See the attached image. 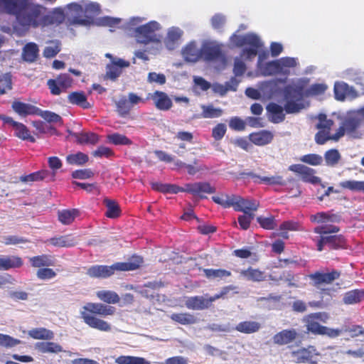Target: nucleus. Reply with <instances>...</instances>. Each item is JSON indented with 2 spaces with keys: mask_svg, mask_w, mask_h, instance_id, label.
<instances>
[{
  "mask_svg": "<svg viewBox=\"0 0 364 364\" xmlns=\"http://www.w3.org/2000/svg\"><path fill=\"white\" fill-rule=\"evenodd\" d=\"M36 23L42 18L48 23H64L67 18L69 23H95V19L102 12L101 5L96 1L89 0H80L77 2H71L68 4L65 9L56 7L53 9L48 14L46 15L47 9ZM121 19L112 18L110 16H103L98 18L97 23H120Z\"/></svg>",
  "mask_w": 364,
  "mask_h": 364,
  "instance_id": "obj_1",
  "label": "nucleus"
},
{
  "mask_svg": "<svg viewBox=\"0 0 364 364\" xmlns=\"http://www.w3.org/2000/svg\"><path fill=\"white\" fill-rule=\"evenodd\" d=\"M115 312V308L105 305L102 303H87L80 310V316L83 321L90 328L97 329L100 331L109 332L112 330L111 325L96 317L95 315L101 316H112Z\"/></svg>",
  "mask_w": 364,
  "mask_h": 364,
  "instance_id": "obj_2",
  "label": "nucleus"
},
{
  "mask_svg": "<svg viewBox=\"0 0 364 364\" xmlns=\"http://www.w3.org/2000/svg\"><path fill=\"white\" fill-rule=\"evenodd\" d=\"M318 123L316 124V128L320 131L316 134L315 140L319 144H323L328 140H338L342 136L344 135L345 129L353 130L358 126V122L355 119H348L345 124L344 127L338 129L337 133L334 135L330 136L329 131L333 122L331 119H327L326 115L320 114L318 116Z\"/></svg>",
  "mask_w": 364,
  "mask_h": 364,
  "instance_id": "obj_3",
  "label": "nucleus"
},
{
  "mask_svg": "<svg viewBox=\"0 0 364 364\" xmlns=\"http://www.w3.org/2000/svg\"><path fill=\"white\" fill-rule=\"evenodd\" d=\"M143 263L140 256H134L126 262H117L111 266L95 265L90 267L87 274L91 277L107 278L112 275L116 270L130 271L138 269Z\"/></svg>",
  "mask_w": 364,
  "mask_h": 364,
  "instance_id": "obj_4",
  "label": "nucleus"
},
{
  "mask_svg": "<svg viewBox=\"0 0 364 364\" xmlns=\"http://www.w3.org/2000/svg\"><path fill=\"white\" fill-rule=\"evenodd\" d=\"M231 43L236 46H250L242 50L241 58L245 60L253 59L258 53V50L262 46L259 37L253 33H247L245 35L233 34L230 38Z\"/></svg>",
  "mask_w": 364,
  "mask_h": 364,
  "instance_id": "obj_5",
  "label": "nucleus"
},
{
  "mask_svg": "<svg viewBox=\"0 0 364 364\" xmlns=\"http://www.w3.org/2000/svg\"><path fill=\"white\" fill-rule=\"evenodd\" d=\"M159 28L157 24H143L134 28L133 33L138 43L144 44L154 43L155 48L151 51V53L154 55L158 53L161 48V36L156 32Z\"/></svg>",
  "mask_w": 364,
  "mask_h": 364,
  "instance_id": "obj_6",
  "label": "nucleus"
},
{
  "mask_svg": "<svg viewBox=\"0 0 364 364\" xmlns=\"http://www.w3.org/2000/svg\"><path fill=\"white\" fill-rule=\"evenodd\" d=\"M234 289L235 287L232 286L226 287L223 289L220 294H215L213 296H192L186 300L185 305L188 309L193 310H203L208 309L213 301L223 297L230 290Z\"/></svg>",
  "mask_w": 364,
  "mask_h": 364,
  "instance_id": "obj_7",
  "label": "nucleus"
},
{
  "mask_svg": "<svg viewBox=\"0 0 364 364\" xmlns=\"http://www.w3.org/2000/svg\"><path fill=\"white\" fill-rule=\"evenodd\" d=\"M284 97L287 101L284 109L287 113H296L305 108L304 104L301 101L302 91L300 88L287 86L284 91Z\"/></svg>",
  "mask_w": 364,
  "mask_h": 364,
  "instance_id": "obj_8",
  "label": "nucleus"
},
{
  "mask_svg": "<svg viewBox=\"0 0 364 364\" xmlns=\"http://www.w3.org/2000/svg\"><path fill=\"white\" fill-rule=\"evenodd\" d=\"M314 355H320V353L313 346L301 348L291 353V356L296 363L316 364L318 361L314 358Z\"/></svg>",
  "mask_w": 364,
  "mask_h": 364,
  "instance_id": "obj_9",
  "label": "nucleus"
},
{
  "mask_svg": "<svg viewBox=\"0 0 364 364\" xmlns=\"http://www.w3.org/2000/svg\"><path fill=\"white\" fill-rule=\"evenodd\" d=\"M73 80L68 74L60 75L55 80H48V86L53 95H58L72 85Z\"/></svg>",
  "mask_w": 364,
  "mask_h": 364,
  "instance_id": "obj_10",
  "label": "nucleus"
},
{
  "mask_svg": "<svg viewBox=\"0 0 364 364\" xmlns=\"http://www.w3.org/2000/svg\"><path fill=\"white\" fill-rule=\"evenodd\" d=\"M183 32L178 27H171L164 38V42L167 49L172 50L182 43Z\"/></svg>",
  "mask_w": 364,
  "mask_h": 364,
  "instance_id": "obj_11",
  "label": "nucleus"
},
{
  "mask_svg": "<svg viewBox=\"0 0 364 364\" xmlns=\"http://www.w3.org/2000/svg\"><path fill=\"white\" fill-rule=\"evenodd\" d=\"M184 192L191 193L193 196H198L203 198L205 197L204 194L215 193V188L208 182H198L186 184Z\"/></svg>",
  "mask_w": 364,
  "mask_h": 364,
  "instance_id": "obj_12",
  "label": "nucleus"
},
{
  "mask_svg": "<svg viewBox=\"0 0 364 364\" xmlns=\"http://www.w3.org/2000/svg\"><path fill=\"white\" fill-rule=\"evenodd\" d=\"M202 58L207 61L220 58L222 55L220 46L213 41L204 42L201 47Z\"/></svg>",
  "mask_w": 364,
  "mask_h": 364,
  "instance_id": "obj_13",
  "label": "nucleus"
},
{
  "mask_svg": "<svg viewBox=\"0 0 364 364\" xmlns=\"http://www.w3.org/2000/svg\"><path fill=\"white\" fill-rule=\"evenodd\" d=\"M289 169L301 176L304 181L311 183H317L320 181L318 177L314 176V170L302 164H294L289 167Z\"/></svg>",
  "mask_w": 364,
  "mask_h": 364,
  "instance_id": "obj_14",
  "label": "nucleus"
},
{
  "mask_svg": "<svg viewBox=\"0 0 364 364\" xmlns=\"http://www.w3.org/2000/svg\"><path fill=\"white\" fill-rule=\"evenodd\" d=\"M334 93L336 98L341 101L344 100L346 98L354 99L358 96L356 91L343 82L335 83Z\"/></svg>",
  "mask_w": 364,
  "mask_h": 364,
  "instance_id": "obj_15",
  "label": "nucleus"
},
{
  "mask_svg": "<svg viewBox=\"0 0 364 364\" xmlns=\"http://www.w3.org/2000/svg\"><path fill=\"white\" fill-rule=\"evenodd\" d=\"M310 278L315 282L316 285L322 284H331L340 277V272L336 270L328 273L316 272L311 274Z\"/></svg>",
  "mask_w": 364,
  "mask_h": 364,
  "instance_id": "obj_16",
  "label": "nucleus"
},
{
  "mask_svg": "<svg viewBox=\"0 0 364 364\" xmlns=\"http://www.w3.org/2000/svg\"><path fill=\"white\" fill-rule=\"evenodd\" d=\"M151 98L156 107L160 110H168L172 107L171 100L164 92L156 91Z\"/></svg>",
  "mask_w": 364,
  "mask_h": 364,
  "instance_id": "obj_17",
  "label": "nucleus"
},
{
  "mask_svg": "<svg viewBox=\"0 0 364 364\" xmlns=\"http://www.w3.org/2000/svg\"><path fill=\"white\" fill-rule=\"evenodd\" d=\"M183 56L186 61L196 62L202 58L201 48L198 49L194 42L188 44L183 50Z\"/></svg>",
  "mask_w": 364,
  "mask_h": 364,
  "instance_id": "obj_18",
  "label": "nucleus"
},
{
  "mask_svg": "<svg viewBox=\"0 0 364 364\" xmlns=\"http://www.w3.org/2000/svg\"><path fill=\"white\" fill-rule=\"evenodd\" d=\"M259 206V203L255 200H249L239 196L235 210L242 211L244 213H253Z\"/></svg>",
  "mask_w": 364,
  "mask_h": 364,
  "instance_id": "obj_19",
  "label": "nucleus"
},
{
  "mask_svg": "<svg viewBox=\"0 0 364 364\" xmlns=\"http://www.w3.org/2000/svg\"><path fill=\"white\" fill-rule=\"evenodd\" d=\"M29 24H2L1 31L11 36H23L28 31Z\"/></svg>",
  "mask_w": 364,
  "mask_h": 364,
  "instance_id": "obj_20",
  "label": "nucleus"
},
{
  "mask_svg": "<svg viewBox=\"0 0 364 364\" xmlns=\"http://www.w3.org/2000/svg\"><path fill=\"white\" fill-rule=\"evenodd\" d=\"M240 274V277L243 278L247 281L252 282H262L265 279V274L257 269L250 267L247 269H242L237 271Z\"/></svg>",
  "mask_w": 364,
  "mask_h": 364,
  "instance_id": "obj_21",
  "label": "nucleus"
},
{
  "mask_svg": "<svg viewBox=\"0 0 364 364\" xmlns=\"http://www.w3.org/2000/svg\"><path fill=\"white\" fill-rule=\"evenodd\" d=\"M296 336L297 333L294 329L283 330L274 336L273 342L279 346L287 345L294 341Z\"/></svg>",
  "mask_w": 364,
  "mask_h": 364,
  "instance_id": "obj_22",
  "label": "nucleus"
},
{
  "mask_svg": "<svg viewBox=\"0 0 364 364\" xmlns=\"http://www.w3.org/2000/svg\"><path fill=\"white\" fill-rule=\"evenodd\" d=\"M250 140L257 146H264L269 144L273 139V134L269 131H261L252 133L249 136Z\"/></svg>",
  "mask_w": 364,
  "mask_h": 364,
  "instance_id": "obj_23",
  "label": "nucleus"
},
{
  "mask_svg": "<svg viewBox=\"0 0 364 364\" xmlns=\"http://www.w3.org/2000/svg\"><path fill=\"white\" fill-rule=\"evenodd\" d=\"M23 262L20 257L16 256H0V270H8L12 268H17L22 265Z\"/></svg>",
  "mask_w": 364,
  "mask_h": 364,
  "instance_id": "obj_24",
  "label": "nucleus"
},
{
  "mask_svg": "<svg viewBox=\"0 0 364 364\" xmlns=\"http://www.w3.org/2000/svg\"><path fill=\"white\" fill-rule=\"evenodd\" d=\"M258 67L264 75H271L280 73L278 60L268 63H262V55L258 58Z\"/></svg>",
  "mask_w": 364,
  "mask_h": 364,
  "instance_id": "obj_25",
  "label": "nucleus"
},
{
  "mask_svg": "<svg viewBox=\"0 0 364 364\" xmlns=\"http://www.w3.org/2000/svg\"><path fill=\"white\" fill-rule=\"evenodd\" d=\"M35 348L43 353H58L63 351L62 346L54 342H39L35 345Z\"/></svg>",
  "mask_w": 364,
  "mask_h": 364,
  "instance_id": "obj_26",
  "label": "nucleus"
},
{
  "mask_svg": "<svg viewBox=\"0 0 364 364\" xmlns=\"http://www.w3.org/2000/svg\"><path fill=\"white\" fill-rule=\"evenodd\" d=\"M28 335L36 340H52L54 333L46 328H35L28 331Z\"/></svg>",
  "mask_w": 364,
  "mask_h": 364,
  "instance_id": "obj_27",
  "label": "nucleus"
},
{
  "mask_svg": "<svg viewBox=\"0 0 364 364\" xmlns=\"http://www.w3.org/2000/svg\"><path fill=\"white\" fill-rule=\"evenodd\" d=\"M319 315L320 314L309 315L306 320V326L308 331L314 334L322 335L324 326L320 325L317 321H316V319L319 318Z\"/></svg>",
  "mask_w": 364,
  "mask_h": 364,
  "instance_id": "obj_28",
  "label": "nucleus"
},
{
  "mask_svg": "<svg viewBox=\"0 0 364 364\" xmlns=\"http://www.w3.org/2000/svg\"><path fill=\"white\" fill-rule=\"evenodd\" d=\"M267 109L272 114L271 121L274 123H279L284 119L285 114L282 106L276 103H270L267 107Z\"/></svg>",
  "mask_w": 364,
  "mask_h": 364,
  "instance_id": "obj_29",
  "label": "nucleus"
},
{
  "mask_svg": "<svg viewBox=\"0 0 364 364\" xmlns=\"http://www.w3.org/2000/svg\"><path fill=\"white\" fill-rule=\"evenodd\" d=\"M260 328V323L257 321H245L239 323L235 329L240 333L249 334L258 331Z\"/></svg>",
  "mask_w": 364,
  "mask_h": 364,
  "instance_id": "obj_30",
  "label": "nucleus"
},
{
  "mask_svg": "<svg viewBox=\"0 0 364 364\" xmlns=\"http://www.w3.org/2000/svg\"><path fill=\"white\" fill-rule=\"evenodd\" d=\"M78 215L79 210L77 209L63 210L58 213V220L63 225L71 224Z\"/></svg>",
  "mask_w": 364,
  "mask_h": 364,
  "instance_id": "obj_31",
  "label": "nucleus"
},
{
  "mask_svg": "<svg viewBox=\"0 0 364 364\" xmlns=\"http://www.w3.org/2000/svg\"><path fill=\"white\" fill-rule=\"evenodd\" d=\"M170 318L182 325L193 324L198 321L197 318L189 313L172 314Z\"/></svg>",
  "mask_w": 364,
  "mask_h": 364,
  "instance_id": "obj_32",
  "label": "nucleus"
},
{
  "mask_svg": "<svg viewBox=\"0 0 364 364\" xmlns=\"http://www.w3.org/2000/svg\"><path fill=\"white\" fill-rule=\"evenodd\" d=\"M38 48L36 43H30L26 45L23 50V58L27 62H34L38 57Z\"/></svg>",
  "mask_w": 364,
  "mask_h": 364,
  "instance_id": "obj_33",
  "label": "nucleus"
},
{
  "mask_svg": "<svg viewBox=\"0 0 364 364\" xmlns=\"http://www.w3.org/2000/svg\"><path fill=\"white\" fill-rule=\"evenodd\" d=\"M281 74L287 75L291 68L297 65V59L294 58L285 57L278 60Z\"/></svg>",
  "mask_w": 364,
  "mask_h": 364,
  "instance_id": "obj_34",
  "label": "nucleus"
},
{
  "mask_svg": "<svg viewBox=\"0 0 364 364\" xmlns=\"http://www.w3.org/2000/svg\"><path fill=\"white\" fill-rule=\"evenodd\" d=\"M12 108L19 115L26 116L33 113L36 107L31 105L23 103L19 101H14L12 103Z\"/></svg>",
  "mask_w": 364,
  "mask_h": 364,
  "instance_id": "obj_35",
  "label": "nucleus"
},
{
  "mask_svg": "<svg viewBox=\"0 0 364 364\" xmlns=\"http://www.w3.org/2000/svg\"><path fill=\"white\" fill-rule=\"evenodd\" d=\"M48 242L53 246L62 247H72L76 244L75 240L68 235L51 238Z\"/></svg>",
  "mask_w": 364,
  "mask_h": 364,
  "instance_id": "obj_36",
  "label": "nucleus"
},
{
  "mask_svg": "<svg viewBox=\"0 0 364 364\" xmlns=\"http://www.w3.org/2000/svg\"><path fill=\"white\" fill-rule=\"evenodd\" d=\"M117 364H150V362L141 357L122 355L115 359Z\"/></svg>",
  "mask_w": 364,
  "mask_h": 364,
  "instance_id": "obj_37",
  "label": "nucleus"
},
{
  "mask_svg": "<svg viewBox=\"0 0 364 364\" xmlns=\"http://www.w3.org/2000/svg\"><path fill=\"white\" fill-rule=\"evenodd\" d=\"M97 297L108 304H117L119 301L118 294L112 291L102 290L97 293Z\"/></svg>",
  "mask_w": 364,
  "mask_h": 364,
  "instance_id": "obj_38",
  "label": "nucleus"
},
{
  "mask_svg": "<svg viewBox=\"0 0 364 364\" xmlns=\"http://www.w3.org/2000/svg\"><path fill=\"white\" fill-rule=\"evenodd\" d=\"M364 298V291L360 290L350 291L343 296V302L346 304H353L360 301Z\"/></svg>",
  "mask_w": 364,
  "mask_h": 364,
  "instance_id": "obj_39",
  "label": "nucleus"
},
{
  "mask_svg": "<svg viewBox=\"0 0 364 364\" xmlns=\"http://www.w3.org/2000/svg\"><path fill=\"white\" fill-rule=\"evenodd\" d=\"M77 141L80 144H95L98 141V136L94 133L81 132L75 134Z\"/></svg>",
  "mask_w": 364,
  "mask_h": 364,
  "instance_id": "obj_40",
  "label": "nucleus"
},
{
  "mask_svg": "<svg viewBox=\"0 0 364 364\" xmlns=\"http://www.w3.org/2000/svg\"><path fill=\"white\" fill-rule=\"evenodd\" d=\"M68 98L69 102L73 105H80L83 108L89 107V103L87 102L86 97L82 92H72L68 95Z\"/></svg>",
  "mask_w": 364,
  "mask_h": 364,
  "instance_id": "obj_41",
  "label": "nucleus"
},
{
  "mask_svg": "<svg viewBox=\"0 0 364 364\" xmlns=\"http://www.w3.org/2000/svg\"><path fill=\"white\" fill-rule=\"evenodd\" d=\"M14 129L15 132V135L18 138H21L23 140L28 139L32 142L35 141V139L30 135L29 131L23 124L18 122L15 124Z\"/></svg>",
  "mask_w": 364,
  "mask_h": 364,
  "instance_id": "obj_42",
  "label": "nucleus"
},
{
  "mask_svg": "<svg viewBox=\"0 0 364 364\" xmlns=\"http://www.w3.org/2000/svg\"><path fill=\"white\" fill-rule=\"evenodd\" d=\"M30 262L33 267L39 268L43 267H49L53 264V260L46 255L31 257L30 259Z\"/></svg>",
  "mask_w": 364,
  "mask_h": 364,
  "instance_id": "obj_43",
  "label": "nucleus"
},
{
  "mask_svg": "<svg viewBox=\"0 0 364 364\" xmlns=\"http://www.w3.org/2000/svg\"><path fill=\"white\" fill-rule=\"evenodd\" d=\"M324 158L326 165L334 166L338 163L341 156L337 149H331L325 153Z\"/></svg>",
  "mask_w": 364,
  "mask_h": 364,
  "instance_id": "obj_44",
  "label": "nucleus"
},
{
  "mask_svg": "<svg viewBox=\"0 0 364 364\" xmlns=\"http://www.w3.org/2000/svg\"><path fill=\"white\" fill-rule=\"evenodd\" d=\"M340 186L352 191H362L364 193V181H345L340 183Z\"/></svg>",
  "mask_w": 364,
  "mask_h": 364,
  "instance_id": "obj_45",
  "label": "nucleus"
},
{
  "mask_svg": "<svg viewBox=\"0 0 364 364\" xmlns=\"http://www.w3.org/2000/svg\"><path fill=\"white\" fill-rule=\"evenodd\" d=\"M104 203L107 208L106 215L109 218H116L119 214V207L114 200L105 199Z\"/></svg>",
  "mask_w": 364,
  "mask_h": 364,
  "instance_id": "obj_46",
  "label": "nucleus"
},
{
  "mask_svg": "<svg viewBox=\"0 0 364 364\" xmlns=\"http://www.w3.org/2000/svg\"><path fill=\"white\" fill-rule=\"evenodd\" d=\"M202 117L204 118H215L222 115L223 110L219 108H215L212 105H202Z\"/></svg>",
  "mask_w": 364,
  "mask_h": 364,
  "instance_id": "obj_47",
  "label": "nucleus"
},
{
  "mask_svg": "<svg viewBox=\"0 0 364 364\" xmlns=\"http://www.w3.org/2000/svg\"><path fill=\"white\" fill-rule=\"evenodd\" d=\"M195 149H186V146L184 143H181L178 145V147L176 149H174L173 151L178 155L179 156L185 158L187 161L192 160V156L196 155V152L194 151Z\"/></svg>",
  "mask_w": 364,
  "mask_h": 364,
  "instance_id": "obj_48",
  "label": "nucleus"
},
{
  "mask_svg": "<svg viewBox=\"0 0 364 364\" xmlns=\"http://www.w3.org/2000/svg\"><path fill=\"white\" fill-rule=\"evenodd\" d=\"M66 160L70 164L82 165L88 161V156L82 152H78L75 154L68 155L66 157Z\"/></svg>",
  "mask_w": 364,
  "mask_h": 364,
  "instance_id": "obj_49",
  "label": "nucleus"
},
{
  "mask_svg": "<svg viewBox=\"0 0 364 364\" xmlns=\"http://www.w3.org/2000/svg\"><path fill=\"white\" fill-rule=\"evenodd\" d=\"M21 343V341L18 339L14 338L6 334L0 333V346L11 348Z\"/></svg>",
  "mask_w": 364,
  "mask_h": 364,
  "instance_id": "obj_50",
  "label": "nucleus"
},
{
  "mask_svg": "<svg viewBox=\"0 0 364 364\" xmlns=\"http://www.w3.org/2000/svg\"><path fill=\"white\" fill-rule=\"evenodd\" d=\"M205 276L209 279L223 278L230 276L231 273L225 269H205Z\"/></svg>",
  "mask_w": 364,
  "mask_h": 364,
  "instance_id": "obj_51",
  "label": "nucleus"
},
{
  "mask_svg": "<svg viewBox=\"0 0 364 364\" xmlns=\"http://www.w3.org/2000/svg\"><path fill=\"white\" fill-rule=\"evenodd\" d=\"M115 105L117 107V112L120 116L127 115L131 109V106L124 97H122L118 101H116Z\"/></svg>",
  "mask_w": 364,
  "mask_h": 364,
  "instance_id": "obj_52",
  "label": "nucleus"
},
{
  "mask_svg": "<svg viewBox=\"0 0 364 364\" xmlns=\"http://www.w3.org/2000/svg\"><path fill=\"white\" fill-rule=\"evenodd\" d=\"M11 90V77L9 73L0 75V95Z\"/></svg>",
  "mask_w": 364,
  "mask_h": 364,
  "instance_id": "obj_53",
  "label": "nucleus"
},
{
  "mask_svg": "<svg viewBox=\"0 0 364 364\" xmlns=\"http://www.w3.org/2000/svg\"><path fill=\"white\" fill-rule=\"evenodd\" d=\"M281 232L279 234V236H281L283 238L288 239L289 238V234L287 232V230L291 231H296L298 230V225L296 223L287 221L283 223L279 228Z\"/></svg>",
  "mask_w": 364,
  "mask_h": 364,
  "instance_id": "obj_54",
  "label": "nucleus"
},
{
  "mask_svg": "<svg viewBox=\"0 0 364 364\" xmlns=\"http://www.w3.org/2000/svg\"><path fill=\"white\" fill-rule=\"evenodd\" d=\"M108 139L110 142L115 145H127L130 144L131 141L124 135L115 133L107 136Z\"/></svg>",
  "mask_w": 364,
  "mask_h": 364,
  "instance_id": "obj_55",
  "label": "nucleus"
},
{
  "mask_svg": "<svg viewBox=\"0 0 364 364\" xmlns=\"http://www.w3.org/2000/svg\"><path fill=\"white\" fill-rule=\"evenodd\" d=\"M39 115L49 123H57L62 122V118L60 115L50 111H41Z\"/></svg>",
  "mask_w": 364,
  "mask_h": 364,
  "instance_id": "obj_56",
  "label": "nucleus"
},
{
  "mask_svg": "<svg viewBox=\"0 0 364 364\" xmlns=\"http://www.w3.org/2000/svg\"><path fill=\"white\" fill-rule=\"evenodd\" d=\"M343 332L348 333L351 338L364 335V328L361 326H345Z\"/></svg>",
  "mask_w": 364,
  "mask_h": 364,
  "instance_id": "obj_57",
  "label": "nucleus"
},
{
  "mask_svg": "<svg viewBox=\"0 0 364 364\" xmlns=\"http://www.w3.org/2000/svg\"><path fill=\"white\" fill-rule=\"evenodd\" d=\"M257 220L261 227L267 230H272L276 226L274 223V218L273 216L267 218L259 216L257 218Z\"/></svg>",
  "mask_w": 364,
  "mask_h": 364,
  "instance_id": "obj_58",
  "label": "nucleus"
},
{
  "mask_svg": "<svg viewBox=\"0 0 364 364\" xmlns=\"http://www.w3.org/2000/svg\"><path fill=\"white\" fill-rule=\"evenodd\" d=\"M60 50V43L58 41L52 42L50 46L45 48L43 55L46 58H53L56 55Z\"/></svg>",
  "mask_w": 364,
  "mask_h": 364,
  "instance_id": "obj_59",
  "label": "nucleus"
},
{
  "mask_svg": "<svg viewBox=\"0 0 364 364\" xmlns=\"http://www.w3.org/2000/svg\"><path fill=\"white\" fill-rule=\"evenodd\" d=\"M302 162L309 164L312 166H317L321 164L322 157L317 154H307L303 156L301 159Z\"/></svg>",
  "mask_w": 364,
  "mask_h": 364,
  "instance_id": "obj_60",
  "label": "nucleus"
},
{
  "mask_svg": "<svg viewBox=\"0 0 364 364\" xmlns=\"http://www.w3.org/2000/svg\"><path fill=\"white\" fill-rule=\"evenodd\" d=\"M36 275L40 279L48 280L55 277L56 273L50 268H40L37 271Z\"/></svg>",
  "mask_w": 364,
  "mask_h": 364,
  "instance_id": "obj_61",
  "label": "nucleus"
},
{
  "mask_svg": "<svg viewBox=\"0 0 364 364\" xmlns=\"http://www.w3.org/2000/svg\"><path fill=\"white\" fill-rule=\"evenodd\" d=\"M46 172H36L28 176H21L20 181L23 183L41 181L45 178Z\"/></svg>",
  "mask_w": 364,
  "mask_h": 364,
  "instance_id": "obj_62",
  "label": "nucleus"
},
{
  "mask_svg": "<svg viewBox=\"0 0 364 364\" xmlns=\"http://www.w3.org/2000/svg\"><path fill=\"white\" fill-rule=\"evenodd\" d=\"M147 80L149 82H156L159 85H164L166 82V76L162 73H156L155 72L149 73Z\"/></svg>",
  "mask_w": 364,
  "mask_h": 364,
  "instance_id": "obj_63",
  "label": "nucleus"
},
{
  "mask_svg": "<svg viewBox=\"0 0 364 364\" xmlns=\"http://www.w3.org/2000/svg\"><path fill=\"white\" fill-rule=\"evenodd\" d=\"M254 213H245L238 218V223L243 230H247L250 227L252 220L254 218Z\"/></svg>",
  "mask_w": 364,
  "mask_h": 364,
  "instance_id": "obj_64",
  "label": "nucleus"
}]
</instances>
